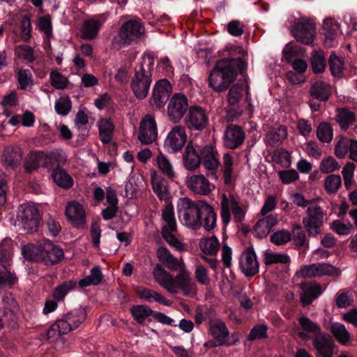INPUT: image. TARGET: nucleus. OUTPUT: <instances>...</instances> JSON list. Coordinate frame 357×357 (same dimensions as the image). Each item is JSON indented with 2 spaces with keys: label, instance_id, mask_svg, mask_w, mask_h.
I'll return each mask as SVG.
<instances>
[{
  "label": "nucleus",
  "instance_id": "f257e3e1",
  "mask_svg": "<svg viewBox=\"0 0 357 357\" xmlns=\"http://www.w3.org/2000/svg\"><path fill=\"white\" fill-rule=\"evenodd\" d=\"M178 271L179 273L174 276L161 265L157 264L153 270V275L157 283L171 294H177L180 289L184 295L195 294L196 285L185 265Z\"/></svg>",
  "mask_w": 357,
  "mask_h": 357
},
{
  "label": "nucleus",
  "instance_id": "f03ea898",
  "mask_svg": "<svg viewBox=\"0 0 357 357\" xmlns=\"http://www.w3.org/2000/svg\"><path fill=\"white\" fill-rule=\"evenodd\" d=\"M245 67V62L241 58L218 61L208 77L209 86L216 91H225Z\"/></svg>",
  "mask_w": 357,
  "mask_h": 357
},
{
  "label": "nucleus",
  "instance_id": "7ed1b4c3",
  "mask_svg": "<svg viewBox=\"0 0 357 357\" xmlns=\"http://www.w3.org/2000/svg\"><path fill=\"white\" fill-rule=\"evenodd\" d=\"M22 254L27 259L43 261L46 265L55 264L63 257V250L48 240L24 246Z\"/></svg>",
  "mask_w": 357,
  "mask_h": 357
},
{
  "label": "nucleus",
  "instance_id": "20e7f679",
  "mask_svg": "<svg viewBox=\"0 0 357 357\" xmlns=\"http://www.w3.org/2000/svg\"><path fill=\"white\" fill-rule=\"evenodd\" d=\"M206 203L202 200L195 202L188 197L179 198L176 209L181 223L192 229H199L202 226L201 213Z\"/></svg>",
  "mask_w": 357,
  "mask_h": 357
},
{
  "label": "nucleus",
  "instance_id": "39448f33",
  "mask_svg": "<svg viewBox=\"0 0 357 357\" xmlns=\"http://www.w3.org/2000/svg\"><path fill=\"white\" fill-rule=\"evenodd\" d=\"M149 66L153 64L151 59H149ZM152 82L150 66L144 67L141 65L139 69L135 71V76L131 82L130 86L135 96L139 100L144 99L150 89Z\"/></svg>",
  "mask_w": 357,
  "mask_h": 357
},
{
  "label": "nucleus",
  "instance_id": "423d86ee",
  "mask_svg": "<svg viewBox=\"0 0 357 357\" xmlns=\"http://www.w3.org/2000/svg\"><path fill=\"white\" fill-rule=\"evenodd\" d=\"M324 215V210L320 206L315 202L309 203L306 216L303 218V224L309 236H316L320 233Z\"/></svg>",
  "mask_w": 357,
  "mask_h": 357
},
{
  "label": "nucleus",
  "instance_id": "0eeeda50",
  "mask_svg": "<svg viewBox=\"0 0 357 357\" xmlns=\"http://www.w3.org/2000/svg\"><path fill=\"white\" fill-rule=\"evenodd\" d=\"M40 219L39 211L35 205L24 204L20 206L17 220L22 230L27 233L37 231Z\"/></svg>",
  "mask_w": 357,
  "mask_h": 357
},
{
  "label": "nucleus",
  "instance_id": "6e6552de",
  "mask_svg": "<svg viewBox=\"0 0 357 357\" xmlns=\"http://www.w3.org/2000/svg\"><path fill=\"white\" fill-rule=\"evenodd\" d=\"M292 33L297 41L311 45L314 40L315 24L312 20L300 17L295 21Z\"/></svg>",
  "mask_w": 357,
  "mask_h": 357
},
{
  "label": "nucleus",
  "instance_id": "1a4fd4ad",
  "mask_svg": "<svg viewBox=\"0 0 357 357\" xmlns=\"http://www.w3.org/2000/svg\"><path fill=\"white\" fill-rule=\"evenodd\" d=\"M201 162L206 169V176L211 179L217 180V169L220 165L218 152L211 145H206L199 149Z\"/></svg>",
  "mask_w": 357,
  "mask_h": 357
},
{
  "label": "nucleus",
  "instance_id": "9d476101",
  "mask_svg": "<svg viewBox=\"0 0 357 357\" xmlns=\"http://www.w3.org/2000/svg\"><path fill=\"white\" fill-rule=\"evenodd\" d=\"M188 100L183 93H175L169 100L167 105V116L174 123H178L189 109Z\"/></svg>",
  "mask_w": 357,
  "mask_h": 357
},
{
  "label": "nucleus",
  "instance_id": "9b49d317",
  "mask_svg": "<svg viewBox=\"0 0 357 357\" xmlns=\"http://www.w3.org/2000/svg\"><path fill=\"white\" fill-rule=\"evenodd\" d=\"M158 126L155 116L146 114L140 121L137 139L144 145L151 144L157 140Z\"/></svg>",
  "mask_w": 357,
  "mask_h": 357
},
{
  "label": "nucleus",
  "instance_id": "f8f14e48",
  "mask_svg": "<svg viewBox=\"0 0 357 357\" xmlns=\"http://www.w3.org/2000/svg\"><path fill=\"white\" fill-rule=\"evenodd\" d=\"M145 33L142 23L139 20H130L124 23L119 31L123 45L137 42Z\"/></svg>",
  "mask_w": 357,
  "mask_h": 357
},
{
  "label": "nucleus",
  "instance_id": "ddd939ff",
  "mask_svg": "<svg viewBox=\"0 0 357 357\" xmlns=\"http://www.w3.org/2000/svg\"><path fill=\"white\" fill-rule=\"evenodd\" d=\"M187 142L185 128L181 125L174 126L168 132L164 146L172 153L180 151Z\"/></svg>",
  "mask_w": 357,
  "mask_h": 357
},
{
  "label": "nucleus",
  "instance_id": "4468645a",
  "mask_svg": "<svg viewBox=\"0 0 357 357\" xmlns=\"http://www.w3.org/2000/svg\"><path fill=\"white\" fill-rule=\"evenodd\" d=\"M185 185L195 194L207 196L215 189V185L210 183L203 174H193L185 178Z\"/></svg>",
  "mask_w": 357,
  "mask_h": 357
},
{
  "label": "nucleus",
  "instance_id": "2eb2a0df",
  "mask_svg": "<svg viewBox=\"0 0 357 357\" xmlns=\"http://www.w3.org/2000/svg\"><path fill=\"white\" fill-rule=\"evenodd\" d=\"M172 85L167 79H163L157 82L154 85L150 99L151 106L157 109L162 107L172 93Z\"/></svg>",
  "mask_w": 357,
  "mask_h": 357
},
{
  "label": "nucleus",
  "instance_id": "dca6fc26",
  "mask_svg": "<svg viewBox=\"0 0 357 357\" xmlns=\"http://www.w3.org/2000/svg\"><path fill=\"white\" fill-rule=\"evenodd\" d=\"M239 266L247 277L255 275L259 272V264L253 248H247L239 257Z\"/></svg>",
  "mask_w": 357,
  "mask_h": 357
},
{
  "label": "nucleus",
  "instance_id": "f3484780",
  "mask_svg": "<svg viewBox=\"0 0 357 357\" xmlns=\"http://www.w3.org/2000/svg\"><path fill=\"white\" fill-rule=\"evenodd\" d=\"M87 313L84 308L79 307L63 314L59 319L61 328L67 333L75 330L85 321Z\"/></svg>",
  "mask_w": 357,
  "mask_h": 357
},
{
  "label": "nucleus",
  "instance_id": "a211bd4d",
  "mask_svg": "<svg viewBox=\"0 0 357 357\" xmlns=\"http://www.w3.org/2000/svg\"><path fill=\"white\" fill-rule=\"evenodd\" d=\"M188 127L195 130H203L207 125L208 116L205 109L199 106H192L185 118Z\"/></svg>",
  "mask_w": 357,
  "mask_h": 357
},
{
  "label": "nucleus",
  "instance_id": "6ab92c4d",
  "mask_svg": "<svg viewBox=\"0 0 357 357\" xmlns=\"http://www.w3.org/2000/svg\"><path fill=\"white\" fill-rule=\"evenodd\" d=\"M105 14L96 15L92 18L86 20L81 29V38L86 40H93L96 38L99 30L106 22Z\"/></svg>",
  "mask_w": 357,
  "mask_h": 357
},
{
  "label": "nucleus",
  "instance_id": "aec40b11",
  "mask_svg": "<svg viewBox=\"0 0 357 357\" xmlns=\"http://www.w3.org/2000/svg\"><path fill=\"white\" fill-rule=\"evenodd\" d=\"M245 133L242 128L236 125L229 126L224 133V146L229 149H236L243 144Z\"/></svg>",
  "mask_w": 357,
  "mask_h": 357
},
{
  "label": "nucleus",
  "instance_id": "412c9836",
  "mask_svg": "<svg viewBox=\"0 0 357 357\" xmlns=\"http://www.w3.org/2000/svg\"><path fill=\"white\" fill-rule=\"evenodd\" d=\"M313 346L317 357H332L334 342L332 337L325 333L317 334L313 339Z\"/></svg>",
  "mask_w": 357,
  "mask_h": 357
},
{
  "label": "nucleus",
  "instance_id": "4be33fe9",
  "mask_svg": "<svg viewBox=\"0 0 357 357\" xmlns=\"http://www.w3.org/2000/svg\"><path fill=\"white\" fill-rule=\"evenodd\" d=\"M157 257L168 269L172 271H177L185 264L182 257H175L169 250L165 248L160 247L156 252Z\"/></svg>",
  "mask_w": 357,
  "mask_h": 357
},
{
  "label": "nucleus",
  "instance_id": "5701e85b",
  "mask_svg": "<svg viewBox=\"0 0 357 357\" xmlns=\"http://www.w3.org/2000/svg\"><path fill=\"white\" fill-rule=\"evenodd\" d=\"M278 222V216L276 214H270L259 219L255 225L254 231L259 238L266 237L273 227Z\"/></svg>",
  "mask_w": 357,
  "mask_h": 357
},
{
  "label": "nucleus",
  "instance_id": "b1692460",
  "mask_svg": "<svg viewBox=\"0 0 357 357\" xmlns=\"http://www.w3.org/2000/svg\"><path fill=\"white\" fill-rule=\"evenodd\" d=\"M183 165L188 170H195L201 162V152L197 151L193 144L189 142L183 155Z\"/></svg>",
  "mask_w": 357,
  "mask_h": 357
},
{
  "label": "nucleus",
  "instance_id": "393cba45",
  "mask_svg": "<svg viewBox=\"0 0 357 357\" xmlns=\"http://www.w3.org/2000/svg\"><path fill=\"white\" fill-rule=\"evenodd\" d=\"M66 215L76 227H80L85 223V211L82 206L77 202H72L67 205Z\"/></svg>",
  "mask_w": 357,
  "mask_h": 357
},
{
  "label": "nucleus",
  "instance_id": "a878e982",
  "mask_svg": "<svg viewBox=\"0 0 357 357\" xmlns=\"http://www.w3.org/2000/svg\"><path fill=\"white\" fill-rule=\"evenodd\" d=\"M298 321L303 330L298 333V335L303 340H308L310 338L309 334H312L314 337L317 334L322 333L319 324L305 316L300 317Z\"/></svg>",
  "mask_w": 357,
  "mask_h": 357
},
{
  "label": "nucleus",
  "instance_id": "bb28decb",
  "mask_svg": "<svg viewBox=\"0 0 357 357\" xmlns=\"http://www.w3.org/2000/svg\"><path fill=\"white\" fill-rule=\"evenodd\" d=\"M301 288L302 289L301 302L304 306L311 304L324 291L321 286L315 282L309 284H301Z\"/></svg>",
  "mask_w": 357,
  "mask_h": 357
},
{
  "label": "nucleus",
  "instance_id": "cd10ccee",
  "mask_svg": "<svg viewBox=\"0 0 357 357\" xmlns=\"http://www.w3.org/2000/svg\"><path fill=\"white\" fill-rule=\"evenodd\" d=\"M209 331L213 337L220 345H222L226 342V338L229 335V331L222 320L213 319L209 322Z\"/></svg>",
  "mask_w": 357,
  "mask_h": 357
},
{
  "label": "nucleus",
  "instance_id": "c85d7f7f",
  "mask_svg": "<svg viewBox=\"0 0 357 357\" xmlns=\"http://www.w3.org/2000/svg\"><path fill=\"white\" fill-rule=\"evenodd\" d=\"M97 126L101 142L103 144H109L114 135V123L109 119L103 118L98 121Z\"/></svg>",
  "mask_w": 357,
  "mask_h": 357
},
{
  "label": "nucleus",
  "instance_id": "c756f323",
  "mask_svg": "<svg viewBox=\"0 0 357 357\" xmlns=\"http://www.w3.org/2000/svg\"><path fill=\"white\" fill-rule=\"evenodd\" d=\"M340 29L339 24L332 18H327L323 23V31L325 35V43L328 47L335 45V38Z\"/></svg>",
  "mask_w": 357,
  "mask_h": 357
},
{
  "label": "nucleus",
  "instance_id": "7c9ffc66",
  "mask_svg": "<svg viewBox=\"0 0 357 357\" xmlns=\"http://www.w3.org/2000/svg\"><path fill=\"white\" fill-rule=\"evenodd\" d=\"M287 137V128L284 126H279L269 129L266 134L264 141L268 145L273 146L281 143Z\"/></svg>",
  "mask_w": 357,
  "mask_h": 357
},
{
  "label": "nucleus",
  "instance_id": "2f4dec72",
  "mask_svg": "<svg viewBox=\"0 0 357 357\" xmlns=\"http://www.w3.org/2000/svg\"><path fill=\"white\" fill-rule=\"evenodd\" d=\"M310 93L320 101H326L331 93V86L324 81L317 80L312 84Z\"/></svg>",
  "mask_w": 357,
  "mask_h": 357
},
{
  "label": "nucleus",
  "instance_id": "473e14b6",
  "mask_svg": "<svg viewBox=\"0 0 357 357\" xmlns=\"http://www.w3.org/2000/svg\"><path fill=\"white\" fill-rule=\"evenodd\" d=\"M235 162L234 156L229 153L222 155L221 171L223 174L224 183L229 185L232 182V175L234 172Z\"/></svg>",
  "mask_w": 357,
  "mask_h": 357
},
{
  "label": "nucleus",
  "instance_id": "72a5a7b5",
  "mask_svg": "<svg viewBox=\"0 0 357 357\" xmlns=\"http://www.w3.org/2000/svg\"><path fill=\"white\" fill-rule=\"evenodd\" d=\"M22 159V153L18 147H8L3 152V162L6 168H15Z\"/></svg>",
  "mask_w": 357,
  "mask_h": 357
},
{
  "label": "nucleus",
  "instance_id": "f704fd0d",
  "mask_svg": "<svg viewBox=\"0 0 357 357\" xmlns=\"http://www.w3.org/2000/svg\"><path fill=\"white\" fill-rule=\"evenodd\" d=\"M237 202L233 196L227 197L226 194H222L220 201L221 218L225 225H227L231 220L230 211L237 205Z\"/></svg>",
  "mask_w": 357,
  "mask_h": 357
},
{
  "label": "nucleus",
  "instance_id": "c9c22d12",
  "mask_svg": "<svg viewBox=\"0 0 357 357\" xmlns=\"http://www.w3.org/2000/svg\"><path fill=\"white\" fill-rule=\"evenodd\" d=\"M335 120L342 130H347L356 121V114L347 108L336 110Z\"/></svg>",
  "mask_w": 357,
  "mask_h": 357
},
{
  "label": "nucleus",
  "instance_id": "e433bc0d",
  "mask_svg": "<svg viewBox=\"0 0 357 357\" xmlns=\"http://www.w3.org/2000/svg\"><path fill=\"white\" fill-rule=\"evenodd\" d=\"M137 293L141 298L144 299L148 302L155 301L166 306L171 305V302L169 300L155 291L144 287H139L137 289Z\"/></svg>",
  "mask_w": 357,
  "mask_h": 357
},
{
  "label": "nucleus",
  "instance_id": "4c0bfd02",
  "mask_svg": "<svg viewBox=\"0 0 357 357\" xmlns=\"http://www.w3.org/2000/svg\"><path fill=\"white\" fill-rule=\"evenodd\" d=\"M152 186L158 197L161 200H165L167 202L169 199L167 181L160 176L155 175L152 176Z\"/></svg>",
  "mask_w": 357,
  "mask_h": 357
},
{
  "label": "nucleus",
  "instance_id": "58836bf2",
  "mask_svg": "<svg viewBox=\"0 0 357 357\" xmlns=\"http://www.w3.org/2000/svg\"><path fill=\"white\" fill-rule=\"evenodd\" d=\"M331 332L337 341L343 345H347L351 341V335L345 326L335 322L331 324Z\"/></svg>",
  "mask_w": 357,
  "mask_h": 357
},
{
  "label": "nucleus",
  "instance_id": "ea45409f",
  "mask_svg": "<svg viewBox=\"0 0 357 357\" xmlns=\"http://www.w3.org/2000/svg\"><path fill=\"white\" fill-rule=\"evenodd\" d=\"M13 247V241L10 238H4L0 243V264L3 267H7L10 266Z\"/></svg>",
  "mask_w": 357,
  "mask_h": 357
},
{
  "label": "nucleus",
  "instance_id": "a19ab883",
  "mask_svg": "<svg viewBox=\"0 0 357 357\" xmlns=\"http://www.w3.org/2000/svg\"><path fill=\"white\" fill-rule=\"evenodd\" d=\"M162 216L165 225L162 230L176 231L177 225L174 217V207L172 203L167 202L165 208L162 210Z\"/></svg>",
  "mask_w": 357,
  "mask_h": 357
},
{
  "label": "nucleus",
  "instance_id": "79ce46f5",
  "mask_svg": "<svg viewBox=\"0 0 357 357\" xmlns=\"http://www.w3.org/2000/svg\"><path fill=\"white\" fill-rule=\"evenodd\" d=\"M199 248L204 254L215 256L220 248V243L214 236L210 238H204L200 240Z\"/></svg>",
  "mask_w": 357,
  "mask_h": 357
},
{
  "label": "nucleus",
  "instance_id": "37998d69",
  "mask_svg": "<svg viewBox=\"0 0 357 357\" xmlns=\"http://www.w3.org/2000/svg\"><path fill=\"white\" fill-rule=\"evenodd\" d=\"M314 266L316 278L325 275L332 277H339L341 275V271L330 264L314 263Z\"/></svg>",
  "mask_w": 357,
  "mask_h": 357
},
{
  "label": "nucleus",
  "instance_id": "c03bdc74",
  "mask_svg": "<svg viewBox=\"0 0 357 357\" xmlns=\"http://www.w3.org/2000/svg\"><path fill=\"white\" fill-rule=\"evenodd\" d=\"M155 162L158 169L163 174L171 179L174 178L175 172L173 165L166 155L160 153L155 158Z\"/></svg>",
  "mask_w": 357,
  "mask_h": 357
},
{
  "label": "nucleus",
  "instance_id": "a18cd8bd",
  "mask_svg": "<svg viewBox=\"0 0 357 357\" xmlns=\"http://www.w3.org/2000/svg\"><path fill=\"white\" fill-rule=\"evenodd\" d=\"M42 159H44L43 151H35L30 152L24 163L25 171L26 172H31L40 166L43 167Z\"/></svg>",
  "mask_w": 357,
  "mask_h": 357
},
{
  "label": "nucleus",
  "instance_id": "49530a36",
  "mask_svg": "<svg viewBox=\"0 0 357 357\" xmlns=\"http://www.w3.org/2000/svg\"><path fill=\"white\" fill-rule=\"evenodd\" d=\"M202 213L205 216L202 225L206 231H211L216 227L217 215L213 208L207 202L204 205Z\"/></svg>",
  "mask_w": 357,
  "mask_h": 357
},
{
  "label": "nucleus",
  "instance_id": "de8ad7c7",
  "mask_svg": "<svg viewBox=\"0 0 357 357\" xmlns=\"http://www.w3.org/2000/svg\"><path fill=\"white\" fill-rule=\"evenodd\" d=\"M54 182L60 187L69 188L73 185V178L62 169H55L52 173Z\"/></svg>",
  "mask_w": 357,
  "mask_h": 357
},
{
  "label": "nucleus",
  "instance_id": "09e8293b",
  "mask_svg": "<svg viewBox=\"0 0 357 357\" xmlns=\"http://www.w3.org/2000/svg\"><path fill=\"white\" fill-rule=\"evenodd\" d=\"M102 278V274L100 268L98 266H96L91 269L90 275L79 281V285L81 287L96 285L101 282Z\"/></svg>",
  "mask_w": 357,
  "mask_h": 357
},
{
  "label": "nucleus",
  "instance_id": "8fccbe9b",
  "mask_svg": "<svg viewBox=\"0 0 357 357\" xmlns=\"http://www.w3.org/2000/svg\"><path fill=\"white\" fill-rule=\"evenodd\" d=\"M317 136L322 142H330L333 137V130L331 124L327 122L320 123L317 129Z\"/></svg>",
  "mask_w": 357,
  "mask_h": 357
},
{
  "label": "nucleus",
  "instance_id": "3c124183",
  "mask_svg": "<svg viewBox=\"0 0 357 357\" xmlns=\"http://www.w3.org/2000/svg\"><path fill=\"white\" fill-rule=\"evenodd\" d=\"M16 73L19 89L25 90L33 84V75L29 70L17 69Z\"/></svg>",
  "mask_w": 357,
  "mask_h": 357
},
{
  "label": "nucleus",
  "instance_id": "603ef678",
  "mask_svg": "<svg viewBox=\"0 0 357 357\" xmlns=\"http://www.w3.org/2000/svg\"><path fill=\"white\" fill-rule=\"evenodd\" d=\"M328 64L332 75L335 77H340L344 70V60L335 54H331L328 59Z\"/></svg>",
  "mask_w": 357,
  "mask_h": 357
},
{
  "label": "nucleus",
  "instance_id": "864d4df0",
  "mask_svg": "<svg viewBox=\"0 0 357 357\" xmlns=\"http://www.w3.org/2000/svg\"><path fill=\"white\" fill-rule=\"evenodd\" d=\"M76 282L73 280L66 281L57 286L53 291V297L57 301L63 300L68 292L76 287Z\"/></svg>",
  "mask_w": 357,
  "mask_h": 357
},
{
  "label": "nucleus",
  "instance_id": "5fc2aeb1",
  "mask_svg": "<svg viewBox=\"0 0 357 357\" xmlns=\"http://www.w3.org/2000/svg\"><path fill=\"white\" fill-rule=\"evenodd\" d=\"M130 312L135 320L138 323L144 322L153 313V310L149 306L143 305L132 307Z\"/></svg>",
  "mask_w": 357,
  "mask_h": 357
},
{
  "label": "nucleus",
  "instance_id": "6e6d98bb",
  "mask_svg": "<svg viewBox=\"0 0 357 357\" xmlns=\"http://www.w3.org/2000/svg\"><path fill=\"white\" fill-rule=\"evenodd\" d=\"M342 179L338 175L328 176L324 181L325 190L328 194L335 193L341 186Z\"/></svg>",
  "mask_w": 357,
  "mask_h": 357
},
{
  "label": "nucleus",
  "instance_id": "4d7b16f0",
  "mask_svg": "<svg viewBox=\"0 0 357 357\" xmlns=\"http://www.w3.org/2000/svg\"><path fill=\"white\" fill-rule=\"evenodd\" d=\"M311 64L314 73H322L326 68V60L323 54L313 51L311 56Z\"/></svg>",
  "mask_w": 357,
  "mask_h": 357
},
{
  "label": "nucleus",
  "instance_id": "13d9d810",
  "mask_svg": "<svg viewBox=\"0 0 357 357\" xmlns=\"http://www.w3.org/2000/svg\"><path fill=\"white\" fill-rule=\"evenodd\" d=\"M289 262L290 257L286 254L266 252L264 255V263L266 265H271L277 263L288 264Z\"/></svg>",
  "mask_w": 357,
  "mask_h": 357
},
{
  "label": "nucleus",
  "instance_id": "bf43d9fd",
  "mask_svg": "<svg viewBox=\"0 0 357 357\" xmlns=\"http://www.w3.org/2000/svg\"><path fill=\"white\" fill-rule=\"evenodd\" d=\"M338 162L331 156L323 159L320 163L319 169L324 174H329L339 169Z\"/></svg>",
  "mask_w": 357,
  "mask_h": 357
},
{
  "label": "nucleus",
  "instance_id": "052dcab7",
  "mask_svg": "<svg viewBox=\"0 0 357 357\" xmlns=\"http://www.w3.org/2000/svg\"><path fill=\"white\" fill-rule=\"evenodd\" d=\"M50 81L52 86L56 89H66L69 83L68 79L57 70H54L51 73Z\"/></svg>",
  "mask_w": 357,
  "mask_h": 357
},
{
  "label": "nucleus",
  "instance_id": "680f3d73",
  "mask_svg": "<svg viewBox=\"0 0 357 357\" xmlns=\"http://www.w3.org/2000/svg\"><path fill=\"white\" fill-rule=\"evenodd\" d=\"M15 54L20 59L31 63L34 61L33 50L28 45H20L15 49Z\"/></svg>",
  "mask_w": 357,
  "mask_h": 357
},
{
  "label": "nucleus",
  "instance_id": "e2e57ef3",
  "mask_svg": "<svg viewBox=\"0 0 357 357\" xmlns=\"http://www.w3.org/2000/svg\"><path fill=\"white\" fill-rule=\"evenodd\" d=\"M71 107V101L68 96H61L55 102V110L60 115H67L70 111Z\"/></svg>",
  "mask_w": 357,
  "mask_h": 357
},
{
  "label": "nucleus",
  "instance_id": "0e129e2a",
  "mask_svg": "<svg viewBox=\"0 0 357 357\" xmlns=\"http://www.w3.org/2000/svg\"><path fill=\"white\" fill-rule=\"evenodd\" d=\"M44 159L43 160V167L46 168H52L56 163L60 164L59 158L61 156V152L58 150L52 151L48 153L43 152Z\"/></svg>",
  "mask_w": 357,
  "mask_h": 357
},
{
  "label": "nucleus",
  "instance_id": "69168bd1",
  "mask_svg": "<svg viewBox=\"0 0 357 357\" xmlns=\"http://www.w3.org/2000/svg\"><path fill=\"white\" fill-rule=\"evenodd\" d=\"M352 302V295L349 291H340L335 295V304L339 308H346L350 306Z\"/></svg>",
  "mask_w": 357,
  "mask_h": 357
},
{
  "label": "nucleus",
  "instance_id": "338daca9",
  "mask_svg": "<svg viewBox=\"0 0 357 357\" xmlns=\"http://www.w3.org/2000/svg\"><path fill=\"white\" fill-rule=\"evenodd\" d=\"M65 334H67V333L61 328L59 320L54 323L47 331V338L52 342L58 340L62 335Z\"/></svg>",
  "mask_w": 357,
  "mask_h": 357
},
{
  "label": "nucleus",
  "instance_id": "774afa93",
  "mask_svg": "<svg viewBox=\"0 0 357 357\" xmlns=\"http://www.w3.org/2000/svg\"><path fill=\"white\" fill-rule=\"evenodd\" d=\"M351 143V139L347 137H342L339 141L337 142L335 149V155L340 158H344L347 153L349 152V145Z\"/></svg>",
  "mask_w": 357,
  "mask_h": 357
}]
</instances>
